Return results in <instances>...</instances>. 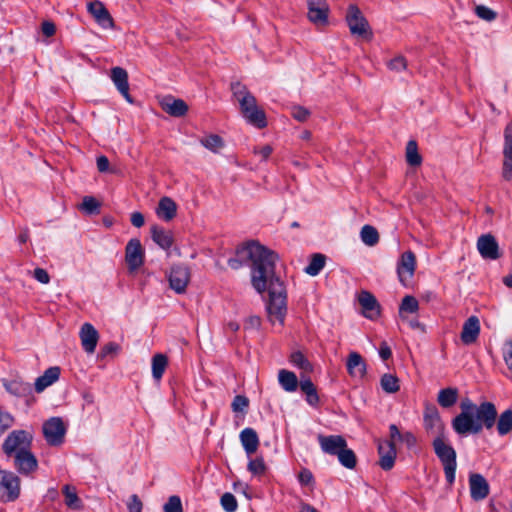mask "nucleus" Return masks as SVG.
<instances>
[{
    "mask_svg": "<svg viewBox=\"0 0 512 512\" xmlns=\"http://www.w3.org/2000/svg\"><path fill=\"white\" fill-rule=\"evenodd\" d=\"M125 261L131 273L137 271L144 263V250L139 239H131L125 248Z\"/></svg>",
    "mask_w": 512,
    "mask_h": 512,
    "instance_id": "nucleus-10",
    "label": "nucleus"
},
{
    "mask_svg": "<svg viewBox=\"0 0 512 512\" xmlns=\"http://www.w3.org/2000/svg\"><path fill=\"white\" fill-rule=\"evenodd\" d=\"M273 149L270 145H265L259 149L255 148L254 153L261 156L262 160H267L271 155Z\"/></svg>",
    "mask_w": 512,
    "mask_h": 512,
    "instance_id": "nucleus-61",
    "label": "nucleus"
},
{
    "mask_svg": "<svg viewBox=\"0 0 512 512\" xmlns=\"http://www.w3.org/2000/svg\"><path fill=\"white\" fill-rule=\"evenodd\" d=\"M471 498L475 501L483 500L489 494V484L481 474H471L469 477Z\"/></svg>",
    "mask_w": 512,
    "mask_h": 512,
    "instance_id": "nucleus-22",
    "label": "nucleus"
},
{
    "mask_svg": "<svg viewBox=\"0 0 512 512\" xmlns=\"http://www.w3.org/2000/svg\"><path fill=\"white\" fill-rule=\"evenodd\" d=\"M33 433L29 430H13L2 444L3 453L8 457L32 449Z\"/></svg>",
    "mask_w": 512,
    "mask_h": 512,
    "instance_id": "nucleus-5",
    "label": "nucleus"
},
{
    "mask_svg": "<svg viewBox=\"0 0 512 512\" xmlns=\"http://www.w3.org/2000/svg\"><path fill=\"white\" fill-rule=\"evenodd\" d=\"M307 17L316 26H324L328 23L330 12L327 0H307Z\"/></svg>",
    "mask_w": 512,
    "mask_h": 512,
    "instance_id": "nucleus-9",
    "label": "nucleus"
},
{
    "mask_svg": "<svg viewBox=\"0 0 512 512\" xmlns=\"http://www.w3.org/2000/svg\"><path fill=\"white\" fill-rule=\"evenodd\" d=\"M380 384L382 389L389 394L396 393L400 389L399 379L393 374H384L381 377Z\"/></svg>",
    "mask_w": 512,
    "mask_h": 512,
    "instance_id": "nucleus-40",
    "label": "nucleus"
},
{
    "mask_svg": "<svg viewBox=\"0 0 512 512\" xmlns=\"http://www.w3.org/2000/svg\"><path fill=\"white\" fill-rule=\"evenodd\" d=\"M290 362L305 372H310L312 370V365L300 351H296L291 354Z\"/></svg>",
    "mask_w": 512,
    "mask_h": 512,
    "instance_id": "nucleus-44",
    "label": "nucleus"
},
{
    "mask_svg": "<svg viewBox=\"0 0 512 512\" xmlns=\"http://www.w3.org/2000/svg\"><path fill=\"white\" fill-rule=\"evenodd\" d=\"M480 334V322L478 317L470 316L463 324L460 335L461 341L465 345H470L478 339Z\"/></svg>",
    "mask_w": 512,
    "mask_h": 512,
    "instance_id": "nucleus-23",
    "label": "nucleus"
},
{
    "mask_svg": "<svg viewBox=\"0 0 512 512\" xmlns=\"http://www.w3.org/2000/svg\"><path fill=\"white\" fill-rule=\"evenodd\" d=\"M176 213L177 204L172 198L165 196L159 200L156 208V215L160 219L169 222L176 216Z\"/></svg>",
    "mask_w": 512,
    "mask_h": 512,
    "instance_id": "nucleus-27",
    "label": "nucleus"
},
{
    "mask_svg": "<svg viewBox=\"0 0 512 512\" xmlns=\"http://www.w3.org/2000/svg\"><path fill=\"white\" fill-rule=\"evenodd\" d=\"M387 66H388V68L391 71L401 72V71H404L406 69L407 61H406V59L403 56L398 55V56L394 57L393 59H391L387 63Z\"/></svg>",
    "mask_w": 512,
    "mask_h": 512,
    "instance_id": "nucleus-50",
    "label": "nucleus"
},
{
    "mask_svg": "<svg viewBox=\"0 0 512 512\" xmlns=\"http://www.w3.org/2000/svg\"><path fill=\"white\" fill-rule=\"evenodd\" d=\"M240 442L248 457L255 453L259 447V437L253 428H245L240 432Z\"/></svg>",
    "mask_w": 512,
    "mask_h": 512,
    "instance_id": "nucleus-25",
    "label": "nucleus"
},
{
    "mask_svg": "<svg viewBox=\"0 0 512 512\" xmlns=\"http://www.w3.org/2000/svg\"><path fill=\"white\" fill-rule=\"evenodd\" d=\"M60 368L53 366L45 370L44 374L35 381V390L38 393L43 392L47 387L55 383L60 377Z\"/></svg>",
    "mask_w": 512,
    "mask_h": 512,
    "instance_id": "nucleus-29",
    "label": "nucleus"
},
{
    "mask_svg": "<svg viewBox=\"0 0 512 512\" xmlns=\"http://www.w3.org/2000/svg\"><path fill=\"white\" fill-rule=\"evenodd\" d=\"M291 115L299 122H305L310 117V111L303 106H293L291 108Z\"/></svg>",
    "mask_w": 512,
    "mask_h": 512,
    "instance_id": "nucleus-52",
    "label": "nucleus"
},
{
    "mask_svg": "<svg viewBox=\"0 0 512 512\" xmlns=\"http://www.w3.org/2000/svg\"><path fill=\"white\" fill-rule=\"evenodd\" d=\"M190 273L187 267L174 266L169 274V283L171 289L176 293H183L189 283Z\"/></svg>",
    "mask_w": 512,
    "mask_h": 512,
    "instance_id": "nucleus-18",
    "label": "nucleus"
},
{
    "mask_svg": "<svg viewBox=\"0 0 512 512\" xmlns=\"http://www.w3.org/2000/svg\"><path fill=\"white\" fill-rule=\"evenodd\" d=\"M168 365V359L166 355L158 353L152 357V376L156 381H159Z\"/></svg>",
    "mask_w": 512,
    "mask_h": 512,
    "instance_id": "nucleus-37",
    "label": "nucleus"
},
{
    "mask_svg": "<svg viewBox=\"0 0 512 512\" xmlns=\"http://www.w3.org/2000/svg\"><path fill=\"white\" fill-rule=\"evenodd\" d=\"M14 418L11 414L0 410V434L13 425Z\"/></svg>",
    "mask_w": 512,
    "mask_h": 512,
    "instance_id": "nucleus-55",
    "label": "nucleus"
},
{
    "mask_svg": "<svg viewBox=\"0 0 512 512\" xmlns=\"http://www.w3.org/2000/svg\"><path fill=\"white\" fill-rule=\"evenodd\" d=\"M11 458H13L15 469L22 475H29L38 468V461L32 449L17 453L11 456Z\"/></svg>",
    "mask_w": 512,
    "mask_h": 512,
    "instance_id": "nucleus-12",
    "label": "nucleus"
},
{
    "mask_svg": "<svg viewBox=\"0 0 512 512\" xmlns=\"http://www.w3.org/2000/svg\"><path fill=\"white\" fill-rule=\"evenodd\" d=\"M477 249L484 259L496 260L500 257L498 243L491 234L481 235L478 238Z\"/></svg>",
    "mask_w": 512,
    "mask_h": 512,
    "instance_id": "nucleus-16",
    "label": "nucleus"
},
{
    "mask_svg": "<svg viewBox=\"0 0 512 512\" xmlns=\"http://www.w3.org/2000/svg\"><path fill=\"white\" fill-rule=\"evenodd\" d=\"M460 413L452 419L451 426L456 434L466 436L479 434L483 429L491 430L497 420V408L490 401L475 404L464 398L460 402Z\"/></svg>",
    "mask_w": 512,
    "mask_h": 512,
    "instance_id": "nucleus-2",
    "label": "nucleus"
},
{
    "mask_svg": "<svg viewBox=\"0 0 512 512\" xmlns=\"http://www.w3.org/2000/svg\"><path fill=\"white\" fill-rule=\"evenodd\" d=\"M325 257L322 254H314L310 263L305 268V272L311 276H316L324 268Z\"/></svg>",
    "mask_w": 512,
    "mask_h": 512,
    "instance_id": "nucleus-43",
    "label": "nucleus"
},
{
    "mask_svg": "<svg viewBox=\"0 0 512 512\" xmlns=\"http://www.w3.org/2000/svg\"><path fill=\"white\" fill-rule=\"evenodd\" d=\"M419 309V303L413 296H405L400 305V314L403 312L415 313Z\"/></svg>",
    "mask_w": 512,
    "mask_h": 512,
    "instance_id": "nucleus-45",
    "label": "nucleus"
},
{
    "mask_svg": "<svg viewBox=\"0 0 512 512\" xmlns=\"http://www.w3.org/2000/svg\"><path fill=\"white\" fill-rule=\"evenodd\" d=\"M20 496V478L12 471L0 469V500L13 502Z\"/></svg>",
    "mask_w": 512,
    "mask_h": 512,
    "instance_id": "nucleus-6",
    "label": "nucleus"
},
{
    "mask_svg": "<svg viewBox=\"0 0 512 512\" xmlns=\"http://www.w3.org/2000/svg\"><path fill=\"white\" fill-rule=\"evenodd\" d=\"M56 28L52 22H43L42 24V32L45 36L51 37L55 34Z\"/></svg>",
    "mask_w": 512,
    "mask_h": 512,
    "instance_id": "nucleus-63",
    "label": "nucleus"
},
{
    "mask_svg": "<svg viewBox=\"0 0 512 512\" xmlns=\"http://www.w3.org/2000/svg\"><path fill=\"white\" fill-rule=\"evenodd\" d=\"M261 326V319L258 316H250L245 322L246 329H259Z\"/></svg>",
    "mask_w": 512,
    "mask_h": 512,
    "instance_id": "nucleus-60",
    "label": "nucleus"
},
{
    "mask_svg": "<svg viewBox=\"0 0 512 512\" xmlns=\"http://www.w3.org/2000/svg\"><path fill=\"white\" fill-rule=\"evenodd\" d=\"M512 358V337L508 338L505 341L503 348V359H511Z\"/></svg>",
    "mask_w": 512,
    "mask_h": 512,
    "instance_id": "nucleus-64",
    "label": "nucleus"
},
{
    "mask_svg": "<svg viewBox=\"0 0 512 512\" xmlns=\"http://www.w3.org/2000/svg\"><path fill=\"white\" fill-rule=\"evenodd\" d=\"M3 385L7 392L16 397H26L32 393V387L30 383L24 382L21 379L4 381Z\"/></svg>",
    "mask_w": 512,
    "mask_h": 512,
    "instance_id": "nucleus-30",
    "label": "nucleus"
},
{
    "mask_svg": "<svg viewBox=\"0 0 512 512\" xmlns=\"http://www.w3.org/2000/svg\"><path fill=\"white\" fill-rule=\"evenodd\" d=\"M277 259V254L272 250L258 242H249L237 248L235 257L228 260V265L237 270L244 263L251 262V284L260 294L268 290V319L272 324L282 326L287 313V295L283 282L275 275Z\"/></svg>",
    "mask_w": 512,
    "mask_h": 512,
    "instance_id": "nucleus-1",
    "label": "nucleus"
},
{
    "mask_svg": "<svg viewBox=\"0 0 512 512\" xmlns=\"http://www.w3.org/2000/svg\"><path fill=\"white\" fill-rule=\"evenodd\" d=\"M406 160L411 166H418L422 162V158L418 153L417 143L413 140L409 141L406 146Z\"/></svg>",
    "mask_w": 512,
    "mask_h": 512,
    "instance_id": "nucleus-42",
    "label": "nucleus"
},
{
    "mask_svg": "<svg viewBox=\"0 0 512 512\" xmlns=\"http://www.w3.org/2000/svg\"><path fill=\"white\" fill-rule=\"evenodd\" d=\"M248 405L249 401L247 397L237 395L234 397L231 407L234 412H243L248 407Z\"/></svg>",
    "mask_w": 512,
    "mask_h": 512,
    "instance_id": "nucleus-54",
    "label": "nucleus"
},
{
    "mask_svg": "<svg viewBox=\"0 0 512 512\" xmlns=\"http://www.w3.org/2000/svg\"><path fill=\"white\" fill-rule=\"evenodd\" d=\"M347 371L354 378H362L366 373V364L357 352H351L347 359Z\"/></svg>",
    "mask_w": 512,
    "mask_h": 512,
    "instance_id": "nucleus-28",
    "label": "nucleus"
},
{
    "mask_svg": "<svg viewBox=\"0 0 512 512\" xmlns=\"http://www.w3.org/2000/svg\"><path fill=\"white\" fill-rule=\"evenodd\" d=\"M220 502L226 512H234L238 507L235 496L229 492L222 495Z\"/></svg>",
    "mask_w": 512,
    "mask_h": 512,
    "instance_id": "nucleus-48",
    "label": "nucleus"
},
{
    "mask_svg": "<svg viewBox=\"0 0 512 512\" xmlns=\"http://www.w3.org/2000/svg\"><path fill=\"white\" fill-rule=\"evenodd\" d=\"M164 512H183L182 502L179 496H170L163 505Z\"/></svg>",
    "mask_w": 512,
    "mask_h": 512,
    "instance_id": "nucleus-47",
    "label": "nucleus"
},
{
    "mask_svg": "<svg viewBox=\"0 0 512 512\" xmlns=\"http://www.w3.org/2000/svg\"><path fill=\"white\" fill-rule=\"evenodd\" d=\"M64 495V502L66 506L72 510H80L82 508V501L77 495L76 488L72 485L66 484L62 488Z\"/></svg>",
    "mask_w": 512,
    "mask_h": 512,
    "instance_id": "nucleus-33",
    "label": "nucleus"
},
{
    "mask_svg": "<svg viewBox=\"0 0 512 512\" xmlns=\"http://www.w3.org/2000/svg\"><path fill=\"white\" fill-rule=\"evenodd\" d=\"M247 469L253 475H262L266 471V465L262 457H257L249 460Z\"/></svg>",
    "mask_w": 512,
    "mask_h": 512,
    "instance_id": "nucleus-46",
    "label": "nucleus"
},
{
    "mask_svg": "<svg viewBox=\"0 0 512 512\" xmlns=\"http://www.w3.org/2000/svg\"><path fill=\"white\" fill-rule=\"evenodd\" d=\"M317 439L322 451L333 456H337L347 446L345 438L341 435L320 434Z\"/></svg>",
    "mask_w": 512,
    "mask_h": 512,
    "instance_id": "nucleus-15",
    "label": "nucleus"
},
{
    "mask_svg": "<svg viewBox=\"0 0 512 512\" xmlns=\"http://www.w3.org/2000/svg\"><path fill=\"white\" fill-rule=\"evenodd\" d=\"M97 168L100 172H107L109 169V160L106 156H99L96 161Z\"/></svg>",
    "mask_w": 512,
    "mask_h": 512,
    "instance_id": "nucleus-62",
    "label": "nucleus"
},
{
    "mask_svg": "<svg viewBox=\"0 0 512 512\" xmlns=\"http://www.w3.org/2000/svg\"><path fill=\"white\" fill-rule=\"evenodd\" d=\"M458 400V389L448 387L441 389L437 396L438 404L443 408H450L456 404Z\"/></svg>",
    "mask_w": 512,
    "mask_h": 512,
    "instance_id": "nucleus-34",
    "label": "nucleus"
},
{
    "mask_svg": "<svg viewBox=\"0 0 512 512\" xmlns=\"http://www.w3.org/2000/svg\"><path fill=\"white\" fill-rule=\"evenodd\" d=\"M111 80L116 86L119 93L125 98L129 103H133L132 97L129 94V83H128V73L125 69L121 67H114L111 69Z\"/></svg>",
    "mask_w": 512,
    "mask_h": 512,
    "instance_id": "nucleus-21",
    "label": "nucleus"
},
{
    "mask_svg": "<svg viewBox=\"0 0 512 512\" xmlns=\"http://www.w3.org/2000/svg\"><path fill=\"white\" fill-rule=\"evenodd\" d=\"M130 220H131L132 225L137 227V228L142 227L144 225V223H145L144 216L140 212H133L131 214Z\"/></svg>",
    "mask_w": 512,
    "mask_h": 512,
    "instance_id": "nucleus-59",
    "label": "nucleus"
},
{
    "mask_svg": "<svg viewBox=\"0 0 512 512\" xmlns=\"http://www.w3.org/2000/svg\"><path fill=\"white\" fill-rule=\"evenodd\" d=\"M33 277L42 284H48L50 281L49 274L43 268H36L34 270Z\"/></svg>",
    "mask_w": 512,
    "mask_h": 512,
    "instance_id": "nucleus-58",
    "label": "nucleus"
},
{
    "mask_svg": "<svg viewBox=\"0 0 512 512\" xmlns=\"http://www.w3.org/2000/svg\"><path fill=\"white\" fill-rule=\"evenodd\" d=\"M127 508L129 512L142 511V502L137 495L133 494L132 496H130L129 501L127 503Z\"/></svg>",
    "mask_w": 512,
    "mask_h": 512,
    "instance_id": "nucleus-56",
    "label": "nucleus"
},
{
    "mask_svg": "<svg viewBox=\"0 0 512 512\" xmlns=\"http://www.w3.org/2000/svg\"><path fill=\"white\" fill-rule=\"evenodd\" d=\"M298 480L301 485H310L313 483L314 477L310 470L302 469L298 475Z\"/></svg>",
    "mask_w": 512,
    "mask_h": 512,
    "instance_id": "nucleus-57",
    "label": "nucleus"
},
{
    "mask_svg": "<svg viewBox=\"0 0 512 512\" xmlns=\"http://www.w3.org/2000/svg\"><path fill=\"white\" fill-rule=\"evenodd\" d=\"M278 381L280 386L286 392H295L298 387V379L295 373L282 369L278 372Z\"/></svg>",
    "mask_w": 512,
    "mask_h": 512,
    "instance_id": "nucleus-32",
    "label": "nucleus"
},
{
    "mask_svg": "<svg viewBox=\"0 0 512 512\" xmlns=\"http://www.w3.org/2000/svg\"><path fill=\"white\" fill-rule=\"evenodd\" d=\"M434 452L441 461L447 482L453 484L455 481V472L457 467L456 452L454 448L447 443L446 437L434 438L432 441Z\"/></svg>",
    "mask_w": 512,
    "mask_h": 512,
    "instance_id": "nucleus-4",
    "label": "nucleus"
},
{
    "mask_svg": "<svg viewBox=\"0 0 512 512\" xmlns=\"http://www.w3.org/2000/svg\"><path fill=\"white\" fill-rule=\"evenodd\" d=\"M358 301L363 309V315L366 318L374 319L379 315V304L373 294L368 291H361L358 296Z\"/></svg>",
    "mask_w": 512,
    "mask_h": 512,
    "instance_id": "nucleus-24",
    "label": "nucleus"
},
{
    "mask_svg": "<svg viewBox=\"0 0 512 512\" xmlns=\"http://www.w3.org/2000/svg\"><path fill=\"white\" fill-rule=\"evenodd\" d=\"M81 209L88 214H92L98 211L99 203L94 197L85 196L81 204Z\"/></svg>",
    "mask_w": 512,
    "mask_h": 512,
    "instance_id": "nucleus-49",
    "label": "nucleus"
},
{
    "mask_svg": "<svg viewBox=\"0 0 512 512\" xmlns=\"http://www.w3.org/2000/svg\"><path fill=\"white\" fill-rule=\"evenodd\" d=\"M337 458L342 466L347 469H353L356 466L357 459L353 450L347 446L337 455Z\"/></svg>",
    "mask_w": 512,
    "mask_h": 512,
    "instance_id": "nucleus-41",
    "label": "nucleus"
},
{
    "mask_svg": "<svg viewBox=\"0 0 512 512\" xmlns=\"http://www.w3.org/2000/svg\"><path fill=\"white\" fill-rule=\"evenodd\" d=\"M424 426L427 433L434 438L446 437L445 425L436 407L432 406L426 408L424 412Z\"/></svg>",
    "mask_w": 512,
    "mask_h": 512,
    "instance_id": "nucleus-11",
    "label": "nucleus"
},
{
    "mask_svg": "<svg viewBox=\"0 0 512 512\" xmlns=\"http://www.w3.org/2000/svg\"><path fill=\"white\" fill-rule=\"evenodd\" d=\"M232 90L246 122L259 129L266 127L267 119L265 112L258 107L256 98L248 89L240 83H236L232 85Z\"/></svg>",
    "mask_w": 512,
    "mask_h": 512,
    "instance_id": "nucleus-3",
    "label": "nucleus"
},
{
    "mask_svg": "<svg viewBox=\"0 0 512 512\" xmlns=\"http://www.w3.org/2000/svg\"><path fill=\"white\" fill-rule=\"evenodd\" d=\"M361 241L367 246H375L379 242V233L371 225H364L360 231Z\"/></svg>",
    "mask_w": 512,
    "mask_h": 512,
    "instance_id": "nucleus-38",
    "label": "nucleus"
},
{
    "mask_svg": "<svg viewBox=\"0 0 512 512\" xmlns=\"http://www.w3.org/2000/svg\"><path fill=\"white\" fill-rule=\"evenodd\" d=\"M43 434L51 446H59L64 442L66 427L60 417H52L43 424Z\"/></svg>",
    "mask_w": 512,
    "mask_h": 512,
    "instance_id": "nucleus-8",
    "label": "nucleus"
},
{
    "mask_svg": "<svg viewBox=\"0 0 512 512\" xmlns=\"http://www.w3.org/2000/svg\"><path fill=\"white\" fill-rule=\"evenodd\" d=\"M346 22L352 35L371 38L370 26L360 9L351 4L346 13Z\"/></svg>",
    "mask_w": 512,
    "mask_h": 512,
    "instance_id": "nucleus-7",
    "label": "nucleus"
},
{
    "mask_svg": "<svg viewBox=\"0 0 512 512\" xmlns=\"http://www.w3.org/2000/svg\"><path fill=\"white\" fill-rule=\"evenodd\" d=\"M301 391L306 395V401L311 406H317L319 396L315 385L309 378L302 379L299 383Z\"/></svg>",
    "mask_w": 512,
    "mask_h": 512,
    "instance_id": "nucleus-35",
    "label": "nucleus"
},
{
    "mask_svg": "<svg viewBox=\"0 0 512 512\" xmlns=\"http://www.w3.org/2000/svg\"><path fill=\"white\" fill-rule=\"evenodd\" d=\"M476 15L486 21H492L496 18V13L484 5H478L475 8Z\"/></svg>",
    "mask_w": 512,
    "mask_h": 512,
    "instance_id": "nucleus-53",
    "label": "nucleus"
},
{
    "mask_svg": "<svg viewBox=\"0 0 512 512\" xmlns=\"http://www.w3.org/2000/svg\"><path fill=\"white\" fill-rule=\"evenodd\" d=\"M88 12L93 16L97 24L103 29L114 28V21L104 4L98 0L87 4Z\"/></svg>",
    "mask_w": 512,
    "mask_h": 512,
    "instance_id": "nucleus-14",
    "label": "nucleus"
},
{
    "mask_svg": "<svg viewBox=\"0 0 512 512\" xmlns=\"http://www.w3.org/2000/svg\"><path fill=\"white\" fill-rule=\"evenodd\" d=\"M503 155V177L510 180L512 178V122L507 124L504 130Z\"/></svg>",
    "mask_w": 512,
    "mask_h": 512,
    "instance_id": "nucleus-19",
    "label": "nucleus"
},
{
    "mask_svg": "<svg viewBox=\"0 0 512 512\" xmlns=\"http://www.w3.org/2000/svg\"><path fill=\"white\" fill-rule=\"evenodd\" d=\"M162 109L173 117H182L188 111L187 104L182 99L166 97L161 101Z\"/></svg>",
    "mask_w": 512,
    "mask_h": 512,
    "instance_id": "nucleus-26",
    "label": "nucleus"
},
{
    "mask_svg": "<svg viewBox=\"0 0 512 512\" xmlns=\"http://www.w3.org/2000/svg\"><path fill=\"white\" fill-rule=\"evenodd\" d=\"M151 236L153 241L162 249L167 250L173 244L172 233L159 226H153L151 228Z\"/></svg>",
    "mask_w": 512,
    "mask_h": 512,
    "instance_id": "nucleus-31",
    "label": "nucleus"
},
{
    "mask_svg": "<svg viewBox=\"0 0 512 512\" xmlns=\"http://www.w3.org/2000/svg\"><path fill=\"white\" fill-rule=\"evenodd\" d=\"M201 145L213 153H218L224 147V140L216 134H210L200 139Z\"/></svg>",
    "mask_w": 512,
    "mask_h": 512,
    "instance_id": "nucleus-39",
    "label": "nucleus"
},
{
    "mask_svg": "<svg viewBox=\"0 0 512 512\" xmlns=\"http://www.w3.org/2000/svg\"><path fill=\"white\" fill-rule=\"evenodd\" d=\"M497 432L500 436L507 435L512 430V409L503 411L496 420Z\"/></svg>",
    "mask_w": 512,
    "mask_h": 512,
    "instance_id": "nucleus-36",
    "label": "nucleus"
},
{
    "mask_svg": "<svg viewBox=\"0 0 512 512\" xmlns=\"http://www.w3.org/2000/svg\"><path fill=\"white\" fill-rule=\"evenodd\" d=\"M416 269V257L412 251L404 252L397 264V274L399 281L402 284H406L410 280Z\"/></svg>",
    "mask_w": 512,
    "mask_h": 512,
    "instance_id": "nucleus-13",
    "label": "nucleus"
},
{
    "mask_svg": "<svg viewBox=\"0 0 512 512\" xmlns=\"http://www.w3.org/2000/svg\"><path fill=\"white\" fill-rule=\"evenodd\" d=\"M379 465L383 470H390L395 463L396 449L392 441L384 440L378 444Z\"/></svg>",
    "mask_w": 512,
    "mask_h": 512,
    "instance_id": "nucleus-20",
    "label": "nucleus"
},
{
    "mask_svg": "<svg viewBox=\"0 0 512 512\" xmlns=\"http://www.w3.org/2000/svg\"><path fill=\"white\" fill-rule=\"evenodd\" d=\"M79 337L83 350L88 354L94 353L99 341V333L95 327L88 322L84 323L80 328Z\"/></svg>",
    "mask_w": 512,
    "mask_h": 512,
    "instance_id": "nucleus-17",
    "label": "nucleus"
},
{
    "mask_svg": "<svg viewBox=\"0 0 512 512\" xmlns=\"http://www.w3.org/2000/svg\"><path fill=\"white\" fill-rule=\"evenodd\" d=\"M120 351V345L115 342H109L105 344L99 353V357L104 359L109 356H115Z\"/></svg>",
    "mask_w": 512,
    "mask_h": 512,
    "instance_id": "nucleus-51",
    "label": "nucleus"
}]
</instances>
